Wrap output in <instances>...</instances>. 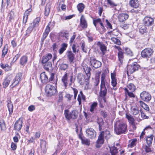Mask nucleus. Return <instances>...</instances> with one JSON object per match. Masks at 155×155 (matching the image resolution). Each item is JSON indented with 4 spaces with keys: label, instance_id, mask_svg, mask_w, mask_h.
<instances>
[{
    "label": "nucleus",
    "instance_id": "18",
    "mask_svg": "<svg viewBox=\"0 0 155 155\" xmlns=\"http://www.w3.org/2000/svg\"><path fill=\"white\" fill-rule=\"evenodd\" d=\"M52 55L51 54L48 53L43 57L42 60V63L50 61L51 60Z\"/></svg>",
    "mask_w": 155,
    "mask_h": 155
},
{
    "label": "nucleus",
    "instance_id": "28",
    "mask_svg": "<svg viewBox=\"0 0 155 155\" xmlns=\"http://www.w3.org/2000/svg\"><path fill=\"white\" fill-rule=\"evenodd\" d=\"M67 79H68V75L67 73H65L64 75L62 77V81L65 87H66L67 86Z\"/></svg>",
    "mask_w": 155,
    "mask_h": 155
},
{
    "label": "nucleus",
    "instance_id": "1",
    "mask_svg": "<svg viewBox=\"0 0 155 155\" xmlns=\"http://www.w3.org/2000/svg\"><path fill=\"white\" fill-rule=\"evenodd\" d=\"M110 137L111 135L109 130H106L102 132L99 136L98 139L96 142V147L99 148L101 147L104 143V138L107 140Z\"/></svg>",
    "mask_w": 155,
    "mask_h": 155
},
{
    "label": "nucleus",
    "instance_id": "48",
    "mask_svg": "<svg viewBox=\"0 0 155 155\" xmlns=\"http://www.w3.org/2000/svg\"><path fill=\"white\" fill-rule=\"evenodd\" d=\"M2 57H4L5 55L8 52V49L6 46H5L2 51Z\"/></svg>",
    "mask_w": 155,
    "mask_h": 155
},
{
    "label": "nucleus",
    "instance_id": "16",
    "mask_svg": "<svg viewBox=\"0 0 155 155\" xmlns=\"http://www.w3.org/2000/svg\"><path fill=\"white\" fill-rule=\"evenodd\" d=\"M129 17V15L126 13H122L119 14L118 18L120 22H123L127 20Z\"/></svg>",
    "mask_w": 155,
    "mask_h": 155
},
{
    "label": "nucleus",
    "instance_id": "3",
    "mask_svg": "<svg viewBox=\"0 0 155 155\" xmlns=\"http://www.w3.org/2000/svg\"><path fill=\"white\" fill-rule=\"evenodd\" d=\"M78 114V111L76 110H73L71 112H70L68 110H65L64 111V116L67 120H69L71 119H76Z\"/></svg>",
    "mask_w": 155,
    "mask_h": 155
},
{
    "label": "nucleus",
    "instance_id": "5",
    "mask_svg": "<svg viewBox=\"0 0 155 155\" xmlns=\"http://www.w3.org/2000/svg\"><path fill=\"white\" fill-rule=\"evenodd\" d=\"M139 67V65L136 62H134L131 64L128 65L127 67V73H133L135 71L138 70Z\"/></svg>",
    "mask_w": 155,
    "mask_h": 155
},
{
    "label": "nucleus",
    "instance_id": "14",
    "mask_svg": "<svg viewBox=\"0 0 155 155\" xmlns=\"http://www.w3.org/2000/svg\"><path fill=\"white\" fill-rule=\"evenodd\" d=\"M86 132L88 137L91 138H94L96 137V133L93 128H89L87 129Z\"/></svg>",
    "mask_w": 155,
    "mask_h": 155
},
{
    "label": "nucleus",
    "instance_id": "60",
    "mask_svg": "<svg viewBox=\"0 0 155 155\" xmlns=\"http://www.w3.org/2000/svg\"><path fill=\"white\" fill-rule=\"evenodd\" d=\"M141 114V117L142 119H145L148 118V117L143 112L140 111Z\"/></svg>",
    "mask_w": 155,
    "mask_h": 155
},
{
    "label": "nucleus",
    "instance_id": "45",
    "mask_svg": "<svg viewBox=\"0 0 155 155\" xmlns=\"http://www.w3.org/2000/svg\"><path fill=\"white\" fill-rule=\"evenodd\" d=\"M126 117L132 124L134 123V119L131 115L130 114H126Z\"/></svg>",
    "mask_w": 155,
    "mask_h": 155
},
{
    "label": "nucleus",
    "instance_id": "27",
    "mask_svg": "<svg viewBox=\"0 0 155 155\" xmlns=\"http://www.w3.org/2000/svg\"><path fill=\"white\" fill-rule=\"evenodd\" d=\"M10 78L9 77H7L5 80L3 82V84L4 88L6 87L9 84L10 81Z\"/></svg>",
    "mask_w": 155,
    "mask_h": 155
},
{
    "label": "nucleus",
    "instance_id": "17",
    "mask_svg": "<svg viewBox=\"0 0 155 155\" xmlns=\"http://www.w3.org/2000/svg\"><path fill=\"white\" fill-rule=\"evenodd\" d=\"M110 74L111 79V85L113 87V89L115 90L116 89H115L114 87L116 86L117 84L116 74L115 73H111Z\"/></svg>",
    "mask_w": 155,
    "mask_h": 155
},
{
    "label": "nucleus",
    "instance_id": "41",
    "mask_svg": "<svg viewBox=\"0 0 155 155\" xmlns=\"http://www.w3.org/2000/svg\"><path fill=\"white\" fill-rule=\"evenodd\" d=\"M124 89L125 91L126 95L127 94L130 97H134L135 95L132 92H130L127 88H125Z\"/></svg>",
    "mask_w": 155,
    "mask_h": 155
},
{
    "label": "nucleus",
    "instance_id": "43",
    "mask_svg": "<svg viewBox=\"0 0 155 155\" xmlns=\"http://www.w3.org/2000/svg\"><path fill=\"white\" fill-rule=\"evenodd\" d=\"M97 103L96 102H94L91 106V108L90 109V111L91 112H93L97 106Z\"/></svg>",
    "mask_w": 155,
    "mask_h": 155
},
{
    "label": "nucleus",
    "instance_id": "19",
    "mask_svg": "<svg viewBox=\"0 0 155 155\" xmlns=\"http://www.w3.org/2000/svg\"><path fill=\"white\" fill-rule=\"evenodd\" d=\"M97 45L98 46V47L100 48L103 54H104L105 52L106 51V47L104 44L100 42H97Z\"/></svg>",
    "mask_w": 155,
    "mask_h": 155
},
{
    "label": "nucleus",
    "instance_id": "40",
    "mask_svg": "<svg viewBox=\"0 0 155 155\" xmlns=\"http://www.w3.org/2000/svg\"><path fill=\"white\" fill-rule=\"evenodd\" d=\"M110 151L111 155H115L118 152L117 149L114 147L110 148Z\"/></svg>",
    "mask_w": 155,
    "mask_h": 155
},
{
    "label": "nucleus",
    "instance_id": "34",
    "mask_svg": "<svg viewBox=\"0 0 155 155\" xmlns=\"http://www.w3.org/2000/svg\"><path fill=\"white\" fill-rule=\"evenodd\" d=\"M46 142L44 140H41V147L44 152L46 150Z\"/></svg>",
    "mask_w": 155,
    "mask_h": 155
},
{
    "label": "nucleus",
    "instance_id": "4",
    "mask_svg": "<svg viewBox=\"0 0 155 155\" xmlns=\"http://www.w3.org/2000/svg\"><path fill=\"white\" fill-rule=\"evenodd\" d=\"M45 90L48 95L50 96L54 95L57 92L55 87L50 84H48L46 86Z\"/></svg>",
    "mask_w": 155,
    "mask_h": 155
},
{
    "label": "nucleus",
    "instance_id": "30",
    "mask_svg": "<svg viewBox=\"0 0 155 155\" xmlns=\"http://www.w3.org/2000/svg\"><path fill=\"white\" fill-rule=\"evenodd\" d=\"M50 27L48 26L46 28L45 32L43 33V40L45 39L46 38L50 31Z\"/></svg>",
    "mask_w": 155,
    "mask_h": 155
},
{
    "label": "nucleus",
    "instance_id": "39",
    "mask_svg": "<svg viewBox=\"0 0 155 155\" xmlns=\"http://www.w3.org/2000/svg\"><path fill=\"white\" fill-rule=\"evenodd\" d=\"M31 25L30 26L28 29L27 31L28 32H31V31L33 30L34 28L38 26V25L37 24L34 23L33 21L32 23L31 24Z\"/></svg>",
    "mask_w": 155,
    "mask_h": 155
},
{
    "label": "nucleus",
    "instance_id": "6",
    "mask_svg": "<svg viewBox=\"0 0 155 155\" xmlns=\"http://www.w3.org/2000/svg\"><path fill=\"white\" fill-rule=\"evenodd\" d=\"M153 51L150 48H147L143 50L141 52V56L144 58H149L152 54Z\"/></svg>",
    "mask_w": 155,
    "mask_h": 155
},
{
    "label": "nucleus",
    "instance_id": "54",
    "mask_svg": "<svg viewBox=\"0 0 155 155\" xmlns=\"http://www.w3.org/2000/svg\"><path fill=\"white\" fill-rule=\"evenodd\" d=\"M150 145L149 146H145L144 147V149L146 151V152L147 153H148L151 151V149L150 147Z\"/></svg>",
    "mask_w": 155,
    "mask_h": 155
},
{
    "label": "nucleus",
    "instance_id": "32",
    "mask_svg": "<svg viewBox=\"0 0 155 155\" xmlns=\"http://www.w3.org/2000/svg\"><path fill=\"white\" fill-rule=\"evenodd\" d=\"M110 40L115 44L118 45H119L121 44V42L120 40L116 37L111 38Z\"/></svg>",
    "mask_w": 155,
    "mask_h": 155
},
{
    "label": "nucleus",
    "instance_id": "20",
    "mask_svg": "<svg viewBox=\"0 0 155 155\" xmlns=\"http://www.w3.org/2000/svg\"><path fill=\"white\" fill-rule=\"evenodd\" d=\"M67 56L69 61L71 63H74V55L71 51H68L67 52Z\"/></svg>",
    "mask_w": 155,
    "mask_h": 155
},
{
    "label": "nucleus",
    "instance_id": "31",
    "mask_svg": "<svg viewBox=\"0 0 155 155\" xmlns=\"http://www.w3.org/2000/svg\"><path fill=\"white\" fill-rule=\"evenodd\" d=\"M78 10L80 13L83 11V10L85 8V6L82 3L79 4L77 6Z\"/></svg>",
    "mask_w": 155,
    "mask_h": 155
},
{
    "label": "nucleus",
    "instance_id": "2",
    "mask_svg": "<svg viewBox=\"0 0 155 155\" xmlns=\"http://www.w3.org/2000/svg\"><path fill=\"white\" fill-rule=\"evenodd\" d=\"M127 126L125 123L117 121L114 126V130L118 135L125 134L127 132Z\"/></svg>",
    "mask_w": 155,
    "mask_h": 155
},
{
    "label": "nucleus",
    "instance_id": "53",
    "mask_svg": "<svg viewBox=\"0 0 155 155\" xmlns=\"http://www.w3.org/2000/svg\"><path fill=\"white\" fill-rule=\"evenodd\" d=\"M63 92H60L59 93V99L58 101V102H61L62 101L63 98Z\"/></svg>",
    "mask_w": 155,
    "mask_h": 155
},
{
    "label": "nucleus",
    "instance_id": "38",
    "mask_svg": "<svg viewBox=\"0 0 155 155\" xmlns=\"http://www.w3.org/2000/svg\"><path fill=\"white\" fill-rule=\"evenodd\" d=\"M140 103L141 106L145 110L147 111L149 110V108L147 105L142 101H140Z\"/></svg>",
    "mask_w": 155,
    "mask_h": 155
},
{
    "label": "nucleus",
    "instance_id": "46",
    "mask_svg": "<svg viewBox=\"0 0 155 155\" xmlns=\"http://www.w3.org/2000/svg\"><path fill=\"white\" fill-rule=\"evenodd\" d=\"M50 11V7L49 5H46L45 11V16H48L49 14Z\"/></svg>",
    "mask_w": 155,
    "mask_h": 155
},
{
    "label": "nucleus",
    "instance_id": "26",
    "mask_svg": "<svg viewBox=\"0 0 155 155\" xmlns=\"http://www.w3.org/2000/svg\"><path fill=\"white\" fill-rule=\"evenodd\" d=\"M27 61V57L25 56L22 57L20 60V64L22 66H25Z\"/></svg>",
    "mask_w": 155,
    "mask_h": 155
},
{
    "label": "nucleus",
    "instance_id": "61",
    "mask_svg": "<svg viewBox=\"0 0 155 155\" xmlns=\"http://www.w3.org/2000/svg\"><path fill=\"white\" fill-rule=\"evenodd\" d=\"M11 147L13 150H15L16 149L17 146L15 144L12 142L11 143Z\"/></svg>",
    "mask_w": 155,
    "mask_h": 155
},
{
    "label": "nucleus",
    "instance_id": "23",
    "mask_svg": "<svg viewBox=\"0 0 155 155\" xmlns=\"http://www.w3.org/2000/svg\"><path fill=\"white\" fill-rule=\"evenodd\" d=\"M107 88L106 87L101 86L100 96L104 97L106 96L107 92Z\"/></svg>",
    "mask_w": 155,
    "mask_h": 155
},
{
    "label": "nucleus",
    "instance_id": "7",
    "mask_svg": "<svg viewBox=\"0 0 155 155\" xmlns=\"http://www.w3.org/2000/svg\"><path fill=\"white\" fill-rule=\"evenodd\" d=\"M83 69L85 73L87 76L86 84H88L89 83V79L91 75L90 71L91 70V69L90 67H88L87 65L84 64H83Z\"/></svg>",
    "mask_w": 155,
    "mask_h": 155
},
{
    "label": "nucleus",
    "instance_id": "55",
    "mask_svg": "<svg viewBox=\"0 0 155 155\" xmlns=\"http://www.w3.org/2000/svg\"><path fill=\"white\" fill-rule=\"evenodd\" d=\"M101 114L104 118H106L107 116V112L104 110H101Z\"/></svg>",
    "mask_w": 155,
    "mask_h": 155
},
{
    "label": "nucleus",
    "instance_id": "44",
    "mask_svg": "<svg viewBox=\"0 0 155 155\" xmlns=\"http://www.w3.org/2000/svg\"><path fill=\"white\" fill-rule=\"evenodd\" d=\"M0 126L2 130H5V124L4 121L3 119H0Z\"/></svg>",
    "mask_w": 155,
    "mask_h": 155
},
{
    "label": "nucleus",
    "instance_id": "49",
    "mask_svg": "<svg viewBox=\"0 0 155 155\" xmlns=\"http://www.w3.org/2000/svg\"><path fill=\"white\" fill-rule=\"evenodd\" d=\"M137 141L136 139H134L133 140L130 141V144L128 145L129 147H132L135 144V143Z\"/></svg>",
    "mask_w": 155,
    "mask_h": 155
},
{
    "label": "nucleus",
    "instance_id": "24",
    "mask_svg": "<svg viewBox=\"0 0 155 155\" xmlns=\"http://www.w3.org/2000/svg\"><path fill=\"white\" fill-rule=\"evenodd\" d=\"M153 137V135H151L150 136H147L146 137V142L148 146L152 144Z\"/></svg>",
    "mask_w": 155,
    "mask_h": 155
},
{
    "label": "nucleus",
    "instance_id": "33",
    "mask_svg": "<svg viewBox=\"0 0 155 155\" xmlns=\"http://www.w3.org/2000/svg\"><path fill=\"white\" fill-rule=\"evenodd\" d=\"M82 144L87 146H89L90 144V141L88 139L85 138H81Z\"/></svg>",
    "mask_w": 155,
    "mask_h": 155
},
{
    "label": "nucleus",
    "instance_id": "57",
    "mask_svg": "<svg viewBox=\"0 0 155 155\" xmlns=\"http://www.w3.org/2000/svg\"><path fill=\"white\" fill-rule=\"evenodd\" d=\"M108 4H109L111 6H117V5L114 3L112 1L110 0H107Z\"/></svg>",
    "mask_w": 155,
    "mask_h": 155
},
{
    "label": "nucleus",
    "instance_id": "52",
    "mask_svg": "<svg viewBox=\"0 0 155 155\" xmlns=\"http://www.w3.org/2000/svg\"><path fill=\"white\" fill-rule=\"evenodd\" d=\"M72 48L73 52L74 53H75L76 52H78V46H76L74 44H73L72 45Z\"/></svg>",
    "mask_w": 155,
    "mask_h": 155
},
{
    "label": "nucleus",
    "instance_id": "9",
    "mask_svg": "<svg viewBox=\"0 0 155 155\" xmlns=\"http://www.w3.org/2000/svg\"><path fill=\"white\" fill-rule=\"evenodd\" d=\"M143 23L147 26H150L154 23V20L151 17H145L143 20Z\"/></svg>",
    "mask_w": 155,
    "mask_h": 155
},
{
    "label": "nucleus",
    "instance_id": "36",
    "mask_svg": "<svg viewBox=\"0 0 155 155\" xmlns=\"http://www.w3.org/2000/svg\"><path fill=\"white\" fill-rule=\"evenodd\" d=\"M59 36L60 37H65L67 40L68 39V33L65 32L63 31H61L59 33Z\"/></svg>",
    "mask_w": 155,
    "mask_h": 155
},
{
    "label": "nucleus",
    "instance_id": "58",
    "mask_svg": "<svg viewBox=\"0 0 155 155\" xmlns=\"http://www.w3.org/2000/svg\"><path fill=\"white\" fill-rule=\"evenodd\" d=\"M108 34L110 35L111 38L112 37H116L117 36L115 34V32L114 31H110L108 33Z\"/></svg>",
    "mask_w": 155,
    "mask_h": 155
},
{
    "label": "nucleus",
    "instance_id": "51",
    "mask_svg": "<svg viewBox=\"0 0 155 155\" xmlns=\"http://www.w3.org/2000/svg\"><path fill=\"white\" fill-rule=\"evenodd\" d=\"M68 65L65 64H60V68L61 70H64L68 68Z\"/></svg>",
    "mask_w": 155,
    "mask_h": 155
},
{
    "label": "nucleus",
    "instance_id": "59",
    "mask_svg": "<svg viewBox=\"0 0 155 155\" xmlns=\"http://www.w3.org/2000/svg\"><path fill=\"white\" fill-rule=\"evenodd\" d=\"M35 109V106L34 105H31L28 107V110L30 111H32Z\"/></svg>",
    "mask_w": 155,
    "mask_h": 155
},
{
    "label": "nucleus",
    "instance_id": "62",
    "mask_svg": "<svg viewBox=\"0 0 155 155\" xmlns=\"http://www.w3.org/2000/svg\"><path fill=\"white\" fill-rule=\"evenodd\" d=\"M40 18L39 17L37 18H35L33 21L34 22V23H35L37 24L38 25V23H39V22L40 20Z\"/></svg>",
    "mask_w": 155,
    "mask_h": 155
},
{
    "label": "nucleus",
    "instance_id": "47",
    "mask_svg": "<svg viewBox=\"0 0 155 155\" xmlns=\"http://www.w3.org/2000/svg\"><path fill=\"white\" fill-rule=\"evenodd\" d=\"M125 52L127 55L130 56H132L133 55V53L132 51L129 48H126L125 49Z\"/></svg>",
    "mask_w": 155,
    "mask_h": 155
},
{
    "label": "nucleus",
    "instance_id": "22",
    "mask_svg": "<svg viewBox=\"0 0 155 155\" xmlns=\"http://www.w3.org/2000/svg\"><path fill=\"white\" fill-rule=\"evenodd\" d=\"M31 9H29L26 11L24 14V15L23 19V23L24 24V25H25V23L27 22L28 17L29 15V12H31Z\"/></svg>",
    "mask_w": 155,
    "mask_h": 155
},
{
    "label": "nucleus",
    "instance_id": "63",
    "mask_svg": "<svg viewBox=\"0 0 155 155\" xmlns=\"http://www.w3.org/2000/svg\"><path fill=\"white\" fill-rule=\"evenodd\" d=\"M54 74L53 73H51L50 75V77L49 78V82L52 81L54 78Z\"/></svg>",
    "mask_w": 155,
    "mask_h": 155
},
{
    "label": "nucleus",
    "instance_id": "13",
    "mask_svg": "<svg viewBox=\"0 0 155 155\" xmlns=\"http://www.w3.org/2000/svg\"><path fill=\"white\" fill-rule=\"evenodd\" d=\"M87 22L84 16L82 15L80 18L79 26L82 29H85L87 27Z\"/></svg>",
    "mask_w": 155,
    "mask_h": 155
},
{
    "label": "nucleus",
    "instance_id": "56",
    "mask_svg": "<svg viewBox=\"0 0 155 155\" xmlns=\"http://www.w3.org/2000/svg\"><path fill=\"white\" fill-rule=\"evenodd\" d=\"M19 125L18 124V122L17 121L15 123L14 125V129L17 130H19Z\"/></svg>",
    "mask_w": 155,
    "mask_h": 155
},
{
    "label": "nucleus",
    "instance_id": "50",
    "mask_svg": "<svg viewBox=\"0 0 155 155\" xmlns=\"http://www.w3.org/2000/svg\"><path fill=\"white\" fill-rule=\"evenodd\" d=\"M78 98H79L81 100L82 99L84 101L85 99V97L84 95L83 94L82 91H81L80 92V94L78 95Z\"/></svg>",
    "mask_w": 155,
    "mask_h": 155
},
{
    "label": "nucleus",
    "instance_id": "64",
    "mask_svg": "<svg viewBox=\"0 0 155 155\" xmlns=\"http://www.w3.org/2000/svg\"><path fill=\"white\" fill-rule=\"evenodd\" d=\"M73 16H74L73 15H69L68 16L64 17V18H65L64 19L65 20H69V19H71V18H72L73 17Z\"/></svg>",
    "mask_w": 155,
    "mask_h": 155
},
{
    "label": "nucleus",
    "instance_id": "10",
    "mask_svg": "<svg viewBox=\"0 0 155 155\" xmlns=\"http://www.w3.org/2000/svg\"><path fill=\"white\" fill-rule=\"evenodd\" d=\"M90 62L91 65L95 68H97L101 66V62L97 60L95 58H90Z\"/></svg>",
    "mask_w": 155,
    "mask_h": 155
},
{
    "label": "nucleus",
    "instance_id": "15",
    "mask_svg": "<svg viewBox=\"0 0 155 155\" xmlns=\"http://www.w3.org/2000/svg\"><path fill=\"white\" fill-rule=\"evenodd\" d=\"M41 82L43 84H46L49 82L48 75L45 72H43L40 74V77Z\"/></svg>",
    "mask_w": 155,
    "mask_h": 155
},
{
    "label": "nucleus",
    "instance_id": "37",
    "mask_svg": "<svg viewBox=\"0 0 155 155\" xmlns=\"http://www.w3.org/2000/svg\"><path fill=\"white\" fill-rule=\"evenodd\" d=\"M139 113V110L137 107L132 108L131 110V113L134 115H137Z\"/></svg>",
    "mask_w": 155,
    "mask_h": 155
},
{
    "label": "nucleus",
    "instance_id": "35",
    "mask_svg": "<svg viewBox=\"0 0 155 155\" xmlns=\"http://www.w3.org/2000/svg\"><path fill=\"white\" fill-rule=\"evenodd\" d=\"M124 53L121 51H119L118 52V56L119 60L121 63L123 62L124 58Z\"/></svg>",
    "mask_w": 155,
    "mask_h": 155
},
{
    "label": "nucleus",
    "instance_id": "12",
    "mask_svg": "<svg viewBox=\"0 0 155 155\" xmlns=\"http://www.w3.org/2000/svg\"><path fill=\"white\" fill-rule=\"evenodd\" d=\"M77 79L80 85H83L85 84L87 85L88 84H86V80L87 79V76H84L83 74H79L77 76Z\"/></svg>",
    "mask_w": 155,
    "mask_h": 155
},
{
    "label": "nucleus",
    "instance_id": "21",
    "mask_svg": "<svg viewBox=\"0 0 155 155\" xmlns=\"http://www.w3.org/2000/svg\"><path fill=\"white\" fill-rule=\"evenodd\" d=\"M130 5L135 8H137L139 6V3L137 0H131L129 2Z\"/></svg>",
    "mask_w": 155,
    "mask_h": 155
},
{
    "label": "nucleus",
    "instance_id": "29",
    "mask_svg": "<svg viewBox=\"0 0 155 155\" xmlns=\"http://www.w3.org/2000/svg\"><path fill=\"white\" fill-rule=\"evenodd\" d=\"M43 64H45L44 65V68L47 71L49 70L50 68H51L52 66L51 62V61L46 62Z\"/></svg>",
    "mask_w": 155,
    "mask_h": 155
},
{
    "label": "nucleus",
    "instance_id": "42",
    "mask_svg": "<svg viewBox=\"0 0 155 155\" xmlns=\"http://www.w3.org/2000/svg\"><path fill=\"white\" fill-rule=\"evenodd\" d=\"M127 87L131 91H134L135 90V86L132 83H130L127 85Z\"/></svg>",
    "mask_w": 155,
    "mask_h": 155
},
{
    "label": "nucleus",
    "instance_id": "25",
    "mask_svg": "<svg viewBox=\"0 0 155 155\" xmlns=\"http://www.w3.org/2000/svg\"><path fill=\"white\" fill-rule=\"evenodd\" d=\"M7 106L8 110L9 112V114H11L13 112V106L12 103L10 101H8Z\"/></svg>",
    "mask_w": 155,
    "mask_h": 155
},
{
    "label": "nucleus",
    "instance_id": "11",
    "mask_svg": "<svg viewBox=\"0 0 155 155\" xmlns=\"http://www.w3.org/2000/svg\"><path fill=\"white\" fill-rule=\"evenodd\" d=\"M140 97L141 99L146 101H149L151 99V96L150 94L146 91H143L140 94Z\"/></svg>",
    "mask_w": 155,
    "mask_h": 155
},
{
    "label": "nucleus",
    "instance_id": "8",
    "mask_svg": "<svg viewBox=\"0 0 155 155\" xmlns=\"http://www.w3.org/2000/svg\"><path fill=\"white\" fill-rule=\"evenodd\" d=\"M106 75L104 73H102L101 77V86L106 87L107 88L110 87L109 81L105 79Z\"/></svg>",
    "mask_w": 155,
    "mask_h": 155
}]
</instances>
